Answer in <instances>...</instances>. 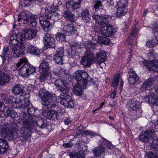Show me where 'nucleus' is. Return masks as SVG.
<instances>
[{
  "instance_id": "obj_50",
  "label": "nucleus",
  "mask_w": 158,
  "mask_h": 158,
  "mask_svg": "<svg viewBox=\"0 0 158 158\" xmlns=\"http://www.w3.org/2000/svg\"><path fill=\"white\" fill-rule=\"evenodd\" d=\"M34 2V0H25L24 2V7L29 6Z\"/></svg>"
},
{
  "instance_id": "obj_18",
  "label": "nucleus",
  "mask_w": 158,
  "mask_h": 158,
  "mask_svg": "<svg viewBox=\"0 0 158 158\" xmlns=\"http://www.w3.org/2000/svg\"><path fill=\"white\" fill-rule=\"evenodd\" d=\"M64 53V49L63 48H57L56 52L53 56L54 61L56 63L60 64H64L63 57Z\"/></svg>"
},
{
  "instance_id": "obj_26",
  "label": "nucleus",
  "mask_w": 158,
  "mask_h": 158,
  "mask_svg": "<svg viewBox=\"0 0 158 158\" xmlns=\"http://www.w3.org/2000/svg\"><path fill=\"white\" fill-rule=\"evenodd\" d=\"M105 148L102 144H100L98 147H96L93 150L95 156H99L101 154H103L105 152Z\"/></svg>"
},
{
  "instance_id": "obj_12",
  "label": "nucleus",
  "mask_w": 158,
  "mask_h": 158,
  "mask_svg": "<svg viewBox=\"0 0 158 158\" xmlns=\"http://www.w3.org/2000/svg\"><path fill=\"white\" fill-rule=\"evenodd\" d=\"M118 7L117 8L116 15L118 17H120L126 14L128 12L127 7L128 6L127 0H120L117 3Z\"/></svg>"
},
{
  "instance_id": "obj_2",
  "label": "nucleus",
  "mask_w": 158,
  "mask_h": 158,
  "mask_svg": "<svg viewBox=\"0 0 158 158\" xmlns=\"http://www.w3.org/2000/svg\"><path fill=\"white\" fill-rule=\"evenodd\" d=\"M39 18L40 23L43 29L46 32L50 29L51 23L49 21L42 16L39 17L38 15H32L28 11L24 10L18 14L14 17L15 23L19 24L22 19L25 20L27 23L30 27H35L37 25V20Z\"/></svg>"
},
{
  "instance_id": "obj_34",
  "label": "nucleus",
  "mask_w": 158,
  "mask_h": 158,
  "mask_svg": "<svg viewBox=\"0 0 158 158\" xmlns=\"http://www.w3.org/2000/svg\"><path fill=\"white\" fill-rule=\"evenodd\" d=\"M20 133L21 137H23L25 140L30 136L31 134L30 130L22 128L20 130Z\"/></svg>"
},
{
  "instance_id": "obj_56",
  "label": "nucleus",
  "mask_w": 158,
  "mask_h": 158,
  "mask_svg": "<svg viewBox=\"0 0 158 158\" xmlns=\"http://www.w3.org/2000/svg\"><path fill=\"white\" fill-rule=\"evenodd\" d=\"M155 152L153 151V152H150L149 153L147 154V156L148 158H154V156L155 157H157V156H156L155 155V154L154 152Z\"/></svg>"
},
{
  "instance_id": "obj_22",
  "label": "nucleus",
  "mask_w": 158,
  "mask_h": 158,
  "mask_svg": "<svg viewBox=\"0 0 158 158\" xmlns=\"http://www.w3.org/2000/svg\"><path fill=\"white\" fill-rule=\"evenodd\" d=\"M10 49V47L9 48H3L2 54L0 56L2 58L3 62L6 60H8L9 58L12 57V53L9 50Z\"/></svg>"
},
{
  "instance_id": "obj_47",
  "label": "nucleus",
  "mask_w": 158,
  "mask_h": 158,
  "mask_svg": "<svg viewBox=\"0 0 158 158\" xmlns=\"http://www.w3.org/2000/svg\"><path fill=\"white\" fill-rule=\"evenodd\" d=\"M67 53L68 56L69 57L73 58L76 55V51L70 48L68 50Z\"/></svg>"
},
{
  "instance_id": "obj_46",
  "label": "nucleus",
  "mask_w": 158,
  "mask_h": 158,
  "mask_svg": "<svg viewBox=\"0 0 158 158\" xmlns=\"http://www.w3.org/2000/svg\"><path fill=\"white\" fill-rule=\"evenodd\" d=\"M103 13H102V14H101V15H103L101 17H100L99 15H94L92 16V18L93 19H94L96 20H98L97 21H96V23H97V22H98V23L99 25V23H100V20H101V18L103 17L104 16H106V15H103Z\"/></svg>"
},
{
  "instance_id": "obj_52",
  "label": "nucleus",
  "mask_w": 158,
  "mask_h": 158,
  "mask_svg": "<svg viewBox=\"0 0 158 158\" xmlns=\"http://www.w3.org/2000/svg\"><path fill=\"white\" fill-rule=\"evenodd\" d=\"M108 7V8L110 9H112L114 8V3L112 0L107 1L106 3Z\"/></svg>"
},
{
  "instance_id": "obj_9",
  "label": "nucleus",
  "mask_w": 158,
  "mask_h": 158,
  "mask_svg": "<svg viewBox=\"0 0 158 158\" xmlns=\"http://www.w3.org/2000/svg\"><path fill=\"white\" fill-rule=\"evenodd\" d=\"M26 114H24L23 115V117L25 118V120L23 122L22 128L31 130L35 124H37L38 127L41 128H45L47 126V124L42 120H39L37 122H36L33 120V118L31 116L26 118Z\"/></svg>"
},
{
  "instance_id": "obj_14",
  "label": "nucleus",
  "mask_w": 158,
  "mask_h": 158,
  "mask_svg": "<svg viewBox=\"0 0 158 158\" xmlns=\"http://www.w3.org/2000/svg\"><path fill=\"white\" fill-rule=\"evenodd\" d=\"M55 85L57 90L62 93L60 94L68 93L70 90L69 87L67 85L66 82L60 79L56 80Z\"/></svg>"
},
{
  "instance_id": "obj_43",
  "label": "nucleus",
  "mask_w": 158,
  "mask_h": 158,
  "mask_svg": "<svg viewBox=\"0 0 158 158\" xmlns=\"http://www.w3.org/2000/svg\"><path fill=\"white\" fill-rule=\"evenodd\" d=\"M69 156L70 158H85V156L82 154H74L71 152Z\"/></svg>"
},
{
  "instance_id": "obj_27",
  "label": "nucleus",
  "mask_w": 158,
  "mask_h": 158,
  "mask_svg": "<svg viewBox=\"0 0 158 158\" xmlns=\"http://www.w3.org/2000/svg\"><path fill=\"white\" fill-rule=\"evenodd\" d=\"M9 147L7 141L0 138V154L4 153Z\"/></svg>"
},
{
  "instance_id": "obj_39",
  "label": "nucleus",
  "mask_w": 158,
  "mask_h": 158,
  "mask_svg": "<svg viewBox=\"0 0 158 158\" xmlns=\"http://www.w3.org/2000/svg\"><path fill=\"white\" fill-rule=\"evenodd\" d=\"M96 43H93L91 41H88L85 45V47L88 49H96L97 46Z\"/></svg>"
},
{
  "instance_id": "obj_20",
  "label": "nucleus",
  "mask_w": 158,
  "mask_h": 158,
  "mask_svg": "<svg viewBox=\"0 0 158 158\" xmlns=\"http://www.w3.org/2000/svg\"><path fill=\"white\" fill-rule=\"evenodd\" d=\"M44 39L45 44L50 47L55 48V41L54 38L49 33H46L44 37Z\"/></svg>"
},
{
  "instance_id": "obj_28",
  "label": "nucleus",
  "mask_w": 158,
  "mask_h": 158,
  "mask_svg": "<svg viewBox=\"0 0 158 158\" xmlns=\"http://www.w3.org/2000/svg\"><path fill=\"white\" fill-rule=\"evenodd\" d=\"M24 87L22 85L17 84L12 89V92L13 94H19L20 93H24L25 90Z\"/></svg>"
},
{
  "instance_id": "obj_25",
  "label": "nucleus",
  "mask_w": 158,
  "mask_h": 158,
  "mask_svg": "<svg viewBox=\"0 0 158 158\" xmlns=\"http://www.w3.org/2000/svg\"><path fill=\"white\" fill-rule=\"evenodd\" d=\"M49 64L47 62L43 61L40 64L39 66L40 73H51L49 72Z\"/></svg>"
},
{
  "instance_id": "obj_24",
  "label": "nucleus",
  "mask_w": 158,
  "mask_h": 158,
  "mask_svg": "<svg viewBox=\"0 0 158 158\" xmlns=\"http://www.w3.org/2000/svg\"><path fill=\"white\" fill-rule=\"evenodd\" d=\"M150 149L154 152L156 156H158V139H154L149 144Z\"/></svg>"
},
{
  "instance_id": "obj_6",
  "label": "nucleus",
  "mask_w": 158,
  "mask_h": 158,
  "mask_svg": "<svg viewBox=\"0 0 158 158\" xmlns=\"http://www.w3.org/2000/svg\"><path fill=\"white\" fill-rule=\"evenodd\" d=\"M36 35V32L32 29H26L23 34H14L10 36L9 43L12 45L17 44L18 42L24 44L25 39L31 40Z\"/></svg>"
},
{
  "instance_id": "obj_44",
  "label": "nucleus",
  "mask_w": 158,
  "mask_h": 158,
  "mask_svg": "<svg viewBox=\"0 0 158 158\" xmlns=\"http://www.w3.org/2000/svg\"><path fill=\"white\" fill-rule=\"evenodd\" d=\"M119 79V76L118 75H116L112 81V86L114 88H116L118 84V80Z\"/></svg>"
},
{
  "instance_id": "obj_48",
  "label": "nucleus",
  "mask_w": 158,
  "mask_h": 158,
  "mask_svg": "<svg viewBox=\"0 0 158 158\" xmlns=\"http://www.w3.org/2000/svg\"><path fill=\"white\" fill-rule=\"evenodd\" d=\"M45 17L48 19H50L52 18V12L49 11L48 10H45L44 13Z\"/></svg>"
},
{
  "instance_id": "obj_45",
  "label": "nucleus",
  "mask_w": 158,
  "mask_h": 158,
  "mask_svg": "<svg viewBox=\"0 0 158 158\" xmlns=\"http://www.w3.org/2000/svg\"><path fill=\"white\" fill-rule=\"evenodd\" d=\"M56 73L59 76L61 77L63 76L64 74H65L66 71L65 70L63 69L60 68L59 69H56Z\"/></svg>"
},
{
  "instance_id": "obj_62",
  "label": "nucleus",
  "mask_w": 158,
  "mask_h": 158,
  "mask_svg": "<svg viewBox=\"0 0 158 158\" xmlns=\"http://www.w3.org/2000/svg\"><path fill=\"white\" fill-rule=\"evenodd\" d=\"M154 102L153 103L158 106V98L157 97L156 99H155Z\"/></svg>"
},
{
  "instance_id": "obj_16",
  "label": "nucleus",
  "mask_w": 158,
  "mask_h": 158,
  "mask_svg": "<svg viewBox=\"0 0 158 158\" xmlns=\"http://www.w3.org/2000/svg\"><path fill=\"white\" fill-rule=\"evenodd\" d=\"M127 106L129 111H137L139 114H141L142 110L139 102L136 100H130L128 101Z\"/></svg>"
},
{
  "instance_id": "obj_11",
  "label": "nucleus",
  "mask_w": 158,
  "mask_h": 158,
  "mask_svg": "<svg viewBox=\"0 0 158 158\" xmlns=\"http://www.w3.org/2000/svg\"><path fill=\"white\" fill-rule=\"evenodd\" d=\"M12 46H10V50L12 51L13 56L15 57L21 56L24 54V44L18 42L17 44L12 45Z\"/></svg>"
},
{
  "instance_id": "obj_37",
  "label": "nucleus",
  "mask_w": 158,
  "mask_h": 158,
  "mask_svg": "<svg viewBox=\"0 0 158 158\" xmlns=\"http://www.w3.org/2000/svg\"><path fill=\"white\" fill-rule=\"evenodd\" d=\"M40 75L39 79L41 82L44 81L47 78H51L52 77L51 73H40Z\"/></svg>"
},
{
  "instance_id": "obj_30",
  "label": "nucleus",
  "mask_w": 158,
  "mask_h": 158,
  "mask_svg": "<svg viewBox=\"0 0 158 158\" xmlns=\"http://www.w3.org/2000/svg\"><path fill=\"white\" fill-rule=\"evenodd\" d=\"M152 85V82L150 80H146L142 85L140 89V90L141 92H144L147 90L149 89Z\"/></svg>"
},
{
  "instance_id": "obj_53",
  "label": "nucleus",
  "mask_w": 158,
  "mask_h": 158,
  "mask_svg": "<svg viewBox=\"0 0 158 158\" xmlns=\"http://www.w3.org/2000/svg\"><path fill=\"white\" fill-rule=\"evenodd\" d=\"M152 31L158 32V21L156 23H154L152 27Z\"/></svg>"
},
{
  "instance_id": "obj_38",
  "label": "nucleus",
  "mask_w": 158,
  "mask_h": 158,
  "mask_svg": "<svg viewBox=\"0 0 158 158\" xmlns=\"http://www.w3.org/2000/svg\"><path fill=\"white\" fill-rule=\"evenodd\" d=\"M98 40L99 43L102 44L107 45L110 43V40L108 38L103 36H98Z\"/></svg>"
},
{
  "instance_id": "obj_7",
  "label": "nucleus",
  "mask_w": 158,
  "mask_h": 158,
  "mask_svg": "<svg viewBox=\"0 0 158 158\" xmlns=\"http://www.w3.org/2000/svg\"><path fill=\"white\" fill-rule=\"evenodd\" d=\"M18 129V127L15 123L4 124L1 128L2 137L9 140H14L17 136Z\"/></svg>"
},
{
  "instance_id": "obj_19",
  "label": "nucleus",
  "mask_w": 158,
  "mask_h": 158,
  "mask_svg": "<svg viewBox=\"0 0 158 158\" xmlns=\"http://www.w3.org/2000/svg\"><path fill=\"white\" fill-rule=\"evenodd\" d=\"M82 0H78V2H74L70 0L67 2L66 4V8L69 10H75L79 8L81 6Z\"/></svg>"
},
{
  "instance_id": "obj_42",
  "label": "nucleus",
  "mask_w": 158,
  "mask_h": 158,
  "mask_svg": "<svg viewBox=\"0 0 158 158\" xmlns=\"http://www.w3.org/2000/svg\"><path fill=\"white\" fill-rule=\"evenodd\" d=\"M56 38L59 42H61L65 40V36L63 34L57 33L56 34Z\"/></svg>"
},
{
  "instance_id": "obj_23",
  "label": "nucleus",
  "mask_w": 158,
  "mask_h": 158,
  "mask_svg": "<svg viewBox=\"0 0 158 158\" xmlns=\"http://www.w3.org/2000/svg\"><path fill=\"white\" fill-rule=\"evenodd\" d=\"M129 78L128 81L131 85H133L139 80V77L132 69H130L129 71Z\"/></svg>"
},
{
  "instance_id": "obj_59",
  "label": "nucleus",
  "mask_w": 158,
  "mask_h": 158,
  "mask_svg": "<svg viewBox=\"0 0 158 158\" xmlns=\"http://www.w3.org/2000/svg\"><path fill=\"white\" fill-rule=\"evenodd\" d=\"M64 123L66 125H68L71 122V120L69 118L65 119L64 121Z\"/></svg>"
},
{
  "instance_id": "obj_31",
  "label": "nucleus",
  "mask_w": 158,
  "mask_h": 158,
  "mask_svg": "<svg viewBox=\"0 0 158 158\" xmlns=\"http://www.w3.org/2000/svg\"><path fill=\"white\" fill-rule=\"evenodd\" d=\"M81 16L83 20L87 23L90 20L91 15L89 13V10L86 9L83 10L81 13Z\"/></svg>"
},
{
  "instance_id": "obj_21",
  "label": "nucleus",
  "mask_w": 158,
  "mask_h": 158,
  "mask_svg": "<svg viewBox=\"0 0 158 158\" xmlns=\"http://www.w3.org/2000/svg\"><path fill=\"white\" fill-rule=\"evenodd\" d=\"M63 29L64 33L67 35H70L74 34L77 31L76 27L69 24L64 25Z\"/></svg>"
},
{
  "instance_id": "obj_1",
  "label": "nucleus",
  "mask_w": 158,
  "mask_h": 158,
  "mask_svg": "<svg viewBox=\"0 0 158 158\" xmlns=\"http://www.w3.org/2000/svg\"><path fill=\"white\" fill-rule=\"evenodd\" d=\"M39 94L42 105V114L50 120L57 119L58 113L56 110H49L52 108L58 107L59 102L56 95L44 89L40 90Z\"/></svg>"
},
{
  "instance_id": "obj_41",
  "label": "nucleus",
  "mask_w": 158,
  "mask_h": 158,
  "mask_svg": "<svg viewBox=\"0 0 158 158\" xmlns=\"http://www.w3.org/2000/svg\"><path fill=\"white\" fill-rule=\"evenodd\" d=\"M158 43L157 40L156 39H153L147 42L146 45L148 47L152 48L154 47Z\"/></svg>"
},
{
  "instance_id": "obj_36",
  "label": "nucleus",
  "mask_w": 158,
  "mask_h": 158,
  "mask_svg": "<svg viewBox=\"0 0 158 158\" xmlns=\"http://www.w3.org/2000/svg\"><path fill=\"white\" fill-rule=\"evenodd\" d=\"M103 5L102 2L99 0L96 1L94 3L93 7V10L97 12L101 9H102Z\"/></svg>"
},
{
  "instance_id": "obj_10",
  "label": "nucleus",
  "mask_w": 158,
  "mask_h": 158,
  "mask_svg": "<svg viewBox=\"0 0 158 158\" xmlns=\"http://www.w3.org/2000/svg\"><path fill=\"white\" fill-rule=\"evenodd\" d=\"M35 67L30 64L25 63L19 71V75L23 78H27L30 75L35 72Z\"/></svg>"
},
{
  "instance_id": "obj_29",
  "label": "nucleus",
  "mask_w": 158,
  "mask_h": 158,
  "mask_svg": "<svg viewBox=\"0 0 158 158\" xmlns=\"http://www.w3.org/2000/svg\"><path fill=\"white\" fill-rule=\"evenodd\" d=\"M2 72L0 70V84L4 85L10 81V77L7 74H1Z\"/></svg>"
},
{
  "instance_id": "obj_3",
  "label": "nucleus",
  "mask_w": 158,
  "mask_h": 158,
  "mask_svg": "<svg viewBox=\"0 0 158 158\" xmlns=\"http://www.w3.org/2000/svg\"><path fill=\"white\" fill-rule=\"evenodd\" d=\"M5 104L9 103L14 108H23L27 110L28 114V117H32V115L37 116L36 113L38 110H35L31 104L29 99L26 98L24 95H21L19 98H15L14 97L11 96L8 98L7 101L5 102Z\"/></svg>"
},
{
  "instance_id": "obj_35",
  "label": "nucleus",
  "mask_w": 158,
  "mask_h": 158,
  "mask_svg": "<svg viewBox=\"0 0 158 158\" xmlns=\"http://www.w3.org/2000/svg\"><path fill=\"white\" fill-rule=\"evenodd\" d=\"M27 50L30 53L34 55H38L40 53L38 48L33 45L29 46Z\"/></svg>"
},
{
  "instance_id": "obj_63",
  "label": "nucleus",
  "mask_w": 158,
  "mask_h": 158,
  "mask_svg": "<svg viewBox=\"0 0 158 158\" xmlns=\"http://www.w3.org/2000/svg\"><path fill=\"white\" fill-rule=\"evenodd\" d=\"M83 129V127L82 126H80L77 127V130L79 131H81Z\"/></svg>"
},
{
  "instance_id": "obj_40",
  "label": "nucleus",
  "mask_w": 158,
  "mask_h": 158,
  "mask_svg": "<svg viewBox=\"0 0 158 158\" xmlns=\"http://www.w3.org/2000/svg\"><path fill=\"white\" fill-rule=\"evenodd\" d=\"M7 115L11 118H15L18 116L16 112L14 111L12 108L8 109L6 111Z\"/></svg>"
},
{
  "instance_id": "obj_60",
  "label": "nucleus",
  "mask_w": 158,
  "mask_h": 158,
  "mask_svg": "<svg viewBox=\"0 0 158 158\" xmlns=\"http://www.w3.org/2000/svg\"><path fill=\"white\" fill-rule=\"evenodd\" d=\"M60 16V14L58 12V11L55 12H53L52 13V17H53V16L55 17H57Z\"/></svg>"
},
{
  "instance_id": "obj_5",
  "label": "nucleus",
  "mask_w": 158,
  "mask_h": 158,
  "mask_svg": "<svg viewBox=\"0 0 158 158\" xmlns=\"http://www.w3.org/2000/svg\"><path fill=\"white\" fill-rule=\"evenodd\" d=\"M96 57H95L92 51L87 50L86 52L85 56L81 60V64L86 67L90 66L93 60L95 63L98 65L104 63L106 57V54L105 51L100 50L96 54Z\"/></svg>"
},
{
  "instance_id": "obj_17",
  "label": "nucleus",
  "mask_w": 158,
  "mask_h": 158,
  "mask_svg": "<svg viewBox=\"0 0 158 158\" xmlns=\"http://www.w3.org/2000/svg\"><path fill=\"white\" fill-rule=\"evenodd\" d=\"M142 63L148 70L158 72V62L157 61L153 60H144Z\"/></svg>"
},
{
  "instance_id": "obj_32",
  "label": "nucleus",
  "mask_w": 158,
  "mask_h": 158,
  "mask_svg": "<svg viewBox=\"0 0 158 158\" xmlns=\"http://www.w3.org/2000/svg\"><path fill=\"white\" fill-rule=\"evenodd\" d=\"M63 16L65 19L72 22L74 20V15L70 11L65 10L64 12Z\"/></svg>"
},
{
  "instance_id": "obj_15",
  "label": "nucleus",
  "mask_w": 158,
  "mask_h": 158,
  "mask_svg": "<svg viewBox=\"0 0 158 158\" xmlns=\"http://www.w3.org/2000/svg\"><path fill=\"white\" fill-rule=\"evenodd\" d=\"M155 131L154 130L148 129L141 132L139 139L141 142L146 143L149 140L150 138H153L155 136Z\"/></svg>"
},
{
  "instance_id": "obj_13",
  "label": "nucleus",
  "mask_w": 158,
  "mask_h": 158,
  "mask_svg": "<svg viewBox=\"0 0 158 158\" xmlns=\"http://www.w3.org/2000/svg\"><path fill=\"white\" fill-rule=\"evenodd\" d=\"M61 104L65 107L73 108L74 106V101L71 100V97L67 93L60 94L59 96Z\"/></svg>"
},
{
  "instance_id": "obj_57",
  "label": "nucleus",
  "mask_w": 158,
  "mask_h": 158,
  "mask_svg": "<svg viewBox=\"0 0 158 158\" xmlns=\"http://www.w3.org/2000/svg\"><path fill=\"white\" fill-rule=\"evenodd\" d=\"M105 142L106 143L107 146L110 149H112L113 148V145L110 142L106 140Z\"/></svg>"
},
{
  "instance_id": "obj_33",
  "label": "nucleus",
  "mask_w": 158,
  "mask_h": 158,
  "mask_svg": "<svg viewBox=\"0 0 158 158\" xmlns=\"http://www.w3.org/2000/svg\"><path fill=\"white\" fill-rule=\"evenodd\" d=\"M156 98V95L154 94L150 93L148 95L145 97L144 100L149 103H153L154 102L155 99Z\"/></svg>"
},
{
  "instance_id": "obj_64",
  "label": "nucleus",
  "mask_w": 158,
  "mask_h": 158,
  "mask_svg": "<svg viewBox=\"0 0 158 158\" xmlns=\"http://www.w3.org/2000/svg\"><path fill=\"white\" fill-rule=\"evenodd\" d=\"M148 56L151 57L153 56V54L152 52L149 51L148 53Z\"/></svg>"
},
{
  "instance_id": "obj_54",
  "label": "nucleus",
  "mask_w": 158,
  "mask_h": 158,
  "mask_svg": "<svg viewBox=\"0 0 158 158\" xmlns=\"http://www.w3.org/2000/svg\"><path fill=\"white\" fill-rule=\"evenodd\" d=\"M135 33L134 32H132L131 34L129 35L128 38L127 39V41L129 40L130 43L128 44H131L132 42V38L133 36H135Z\"/></svg>"
},
{
  "instance_id": "obj_61",
  "label": "nucleus",
  "mask_w": 158,
  "mask_h": 158,
  "mask_svg": "<svg viewBox=\"0 0 158 158\" xmlns=\"http://www.w3.org/2000/svg\"><path fill=\"white\" fill-rule=\"evenodd\" d=\"M116 95V92L115 91H114L110 95V97L112 99H114Z\"/></svg>"
},
{
  "instance_id": "obj_4",
  "label": "nucleus",
  "mask_w": 158,
  "mask_h": 158,
  "mask_svg": "<svg viewBox=\"0 0 158 158\" xmlns=\"http://www.w3.org/2000/svg\"><path fill=\"white\" fill-rule=\"evenodd\" d=\"M73 77L76 80L78 84L73 88L74 93L77 95L81 96L83 93L82 90L86 88L87 82H91L93 80L89 77L86 72L82 70L76 71L74 74Z\"/></svg>"
},
{
  "instance_id": "obj_49",
  "label": "nucleus",
  "mask_w": 158,
  "mask_h": 158,
  "mask_svg": "<svg viewBox=\"0 0 158 158\" xmlns=\"http://www.w3.org/2000/svg\"><path fill=\"white\" fill-rule=\"evenodd\" d=\"M84 132L85 134L92 137L98 135L95 133L94 131H84Z\"/></svg>"
},
{
  "instance_id": "obj_58",
  "label": "nucleus",
  "mask_w": 158,
  "mask_h": 158,
  "mask_svg": "<svg viewBox=\"0 0 158 158\" xmlns=\"http://www.w3.org/2000/svg\"><path fill=\"white\" fill-rule=\"evenodd\" d=\"M73 146V144L71 143H64L63 144V146L66 147H69L71 148Z\"/></svg>"
},
{
  "instance_id": "obj_55",
  "label": "nucleus",
  "mask_w": 158,
  "mask_h": 158,
  "mask_svg": "<svg viewBox=\"0 0 158 158\" xmlns=\"http://www.w3.org/2000/svg\"><path fill=\"white\" fill-rule=\"evenodd\" d=\"M79 45L77 43H75L71 45V48L76 51L79 48Z\"/></svg>"
},
{
  "instance_id": "obj_8",
  "label": "nucleus",
  "mask_w": 158,
  "mask_h": 158,
  "mask_svg": "<svg viewBox=\"0 0 158 158\" xmlns=\"http://www.w3.org/2000/svg\"><path fill=\"white\" fill-rule=\"evenodd\" d=\"M101 19L99 25L101 33L108 37L113 35L115 31L113 27L109 23L111 20V16H104Z\"/></svg>"
},
{
  "instance_id": "obj_51",
  "label": "nucleus",
  "mask_w": 158,
  "mask_h": 158,
  "mask_svg": "<svg viewBox=\"0 0 158 158\" xmlns=\"http://www.w3.org/2000/svg\"><path fill=\"white\" fill-rule=\"evenodd\" d=\"M27 61V58L25 57L23 58L20 59L19 62L17 64L16 66L18 67H20L23 63H26Z\"/></svg>"
}]
</instances>
